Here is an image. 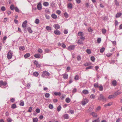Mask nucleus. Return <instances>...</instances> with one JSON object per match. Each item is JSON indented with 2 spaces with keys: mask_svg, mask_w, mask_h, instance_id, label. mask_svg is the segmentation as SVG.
<instances>
[{
  "mask_svg": "<svg viewBox=\"0 0 122 122\" xmlns=\"http://www.w3.org/2000/svg\"><path fill=\"white\" fill-rule=\"evenodd\" d=\"M50 75V73L48 71H44L43 72L41 76L43 77H46L49 78L48 76Z\"/></svg>",
  "mask_w": 122,
  "mask_h": 122,
  "instance_id": "f257e3e1",
  "label": "nucleus"
},
{
  "mask_svg": "<svg viewBox=\"0 0 122 122\" xmlns=\"http://www.w3.org/2000/svg\"><path fill=\"white\" fill-rule=\"evenodd\" d=\"M13 53L11 51H10L8 53L7 58L8 59H11Z\"/></svg>",
  "mask_w": 122,
  "mask_h": 122,
  "instance_id": "f03ea898",
  "label": "nucleus"
},
{
  "mask_svg": "<svg viewBox=\"0 0 122 122\" xmlns=\"http://www.w3.org/2000/svg\"><path fill=\"white\" fill-rule=\"evenodd\" d=\"M98 99L99 100H101L103 102L105 101L106 100V98L102 94H100V97L98 98Z\"/></svg>",
  "mask_w": 122,
  "mask_h": 122,
  "instance_id": "7ed1b4c3",
  "label": "nucleus"
},
{
  "mask_svg": "<svg viewBox=\"0 0 122 122\" xmlns=\"http://www.w3.org/2000/svg\"><path fill=\"white\" fill-rule=\"evenodd\" d=\"M88 102V100L86 99H84L81 102V104L83 105H85L86 103Z\"/></svg>",
  "mask_w": 122,
  "mask_h": 122,
  "instance_id": "20e7f679",
  "label": "nucleus"
},
{
  "mask_svg": "<svg viewBox=\"0 0 122 122\" xmlns=\"http://www.w3.org/2000/svg\"><path fill=\"white\" fill-rule=\"evenodd\" d=\"M37 8L39 10H41L42 9L41 3V2H39L38 3L37 6Z\"/></svg>",
  "mask_w": 122,
  "mask_h": 122,
  "instance_id": "39448f33",
  "label": "nucleus"
},
{
  "mask_svg": "<svg viewBox=\"0 0 122 122\" xmlns=\"http://www.w3.org/2000/svg\"><path fill=\"white\" fill-rule=\"evenodd\" d=\"M75 45H71L69 46L67 48V49L69 51L72 50L74 49L75 48Z\"/></svg>",
  "mask_w": 122,
  "mask_h": 122,
  "instance_id": "423d86ee",
  "label": "nucleus"
},
{
  "mask_svg": "<svg viewBox=\"0 0 122 122\" xmlns=\"http://www.w3.org/2000/svg\"><path fill=\"white\" fill-rule=\"evenodd\" d=\"M27 22V21L26 20L23 22L22 25V26L24 28V29H26V24Z\"/></svg>",
  "mask_w": 122,
  "mask_h": 122,
  "instance_id": "0eeeda50",
  "label": "nucleus"
},
{
  "mask_svg": "<svg viewBox=\"0 0 122 122\" xmlns=\"http://www.w3.org/2000/svg\"><path fill=\"white\" fill-rule=\"evenodd\" d=\"M7 83L6 82H4L3 81H0V86H5L7 84Z\"/></svg>",
  "mask_w": 122,
  "mask_h": 122,
  "instance_id": "6e6552de",
  "label": "nucleus"
},
{
  "mask_svg": "<svg viewBox=\"0 0 122 122\" xmlns=\"http://www.w3.org/2000/svg\"><path fill=\"white\" fill-rule=\"evenodd\" d=\"M53 27L56 29H58L60 28V26L58 24H55L53 25Z\"/></svg>",
  "mask_w": 122,
  "mask_h": 122,
  "instance_id": "1a4fd4ad",
  "label": "nucleus"
},
{
  "mask_svg": "<svg viewBox=\"0 0 122 122\" xmlns=\"http://www.w3.org/2000/svg\"><path fill=\"white\" fill-rule=\"evenodd\" d=\"M67 8L69 9H71L72 8V5L71 3H69L67 4Z\"/></svg>",
  "mask_w": 122,
  "mask_h": 122,
  "instance_id": "9d476101",
  "label": "nucleus"
},
{
  "mask_svg": "<svg viewBox=\"0 0 122 122\" xmlns=\"http://www.w3.org/2000/svg\"><path fill=\"white\" fill-rule=\"evenodd\" d=\"M54 32L55 34L56 35H60L61 34L60 32L58 30H55L54 31Z\"/></svg>",
  "mask_w": 122,
  "mask_h": 122,
  "instance_id": "9b49d317",
  "label": "nucleus"
},
{
  "mask_svg": "<svg viewBox=\"0 0 122 122\" xmlns=\"http://www.w3.org/2000/svg\"><path fill=\"white\" fill-rule=\"evenodd\" d=\"M112 85L115 86L117 85V82L116 80H114L112 81Z\"/></svg>",
  "mask_w": 122,
  "mask_h": 122,
  "instance_id": "f8f14e48",
  "label": "nucleus"
},
{
  "mask_svg": "<svg viewBox=\"0 0 122 122\" xmlns=\"http://www.w3.org/2000/svg\"><path fill=\"white\" fill-rule=\"evenodd\" d=\"M122 93V92L121 91H117L115 92L114 94L115 96H117L120 94Z\"/></svg>",
  "mask_w": 122,
  "mask_h": 122,
  "instance_id": "ddd939ff",
  "label": "nucleus"
},
{
  "mask_svg": "<svg viewBox=\"0 0 122 122\" xmlns=\"http://www.w3.org/2000/svg\"><path fill=\"white\" fill-rule=\"evenodd\" d=\"M33 75L35 77H37L39 75V73L38 72L35 71L33 73Z\"/></svg>",
  "mask_w": 122,
  "mask_h": 122,
  "instance_id": "4468645a",
  "label": "nucleus"
},
{
  "mask_svg": "<svg viewBox=\"0 0 122 122\" xmlns=\"http://www.w3.org/2000/svg\"><path fill=\"white\" fill-rule=\"evenodd\" d=\"M63 77L64 79H67L68 78V75L66 73L65 74H63Z\"/></svg>",
  "mask_w": 122,
  "mask_h": 122,
  "instance_id": "2eb2a0df",
  "label": "nucleus"
},
{
  "mask_svg": "<svg viewBox=\"0 0 122 122\" xmlns=\"http://www.w3.org/2000/svg\"><path fill=\"white\" fill-rule=\"evenodd\" d=\"M78 35L79 36H83L84 34L82 32L80 31L78 32Z\"/></svg>",
  "mask_w": 122,
  "mask_h": 122,
  "instance_id": "dca6fc26",
  "label": "nucleus"
},
{
  "mask_svg": "<svg viewBox=\"0 0 122 122\" xmlns=\"http://www.w3.org/2000/svg\"><path fill=\"white\" fill-rule=\"evenodd\" d=\"M112 104V102H111L105 104L104 105V106L105 107H106L107 106H111Z\"/></svg>",
  "mask_w": 122,
  "mask_h": 122,
  "instance_id": "f3484780",
  "label": "nucleus"
},
{
  "mask_svg": "<svg viewBox=\"0 0 122 122\" xmlns=\"http://www.w3.org/2000/svg\"><path fill=\"white\" fill-rule=\"evenodd\" d=\"M51 16L54 19H56L57 17V15L54 14H52Z\"/></svg>",
  "mask_w": 122,
  "mask_h": 122,
  "instance_id": "a211bd4d",
  "label": "nucleus"
},
{
  "mask_svg": "<svg viewBox=\"0 0 122 122\" xmlns=\"http://www.w3.org/2000/svg\"><path fill=\"white\" fill-rule=\"evenodd\" d=\"M122 15V13H117L116 16V18H118L119 17Z\"/></svg>",
  "mask_w": 122,
  "mask_h": 122,
  "instance_id": "6ab92c4d",
  "label": "nucleus"
},
{
  "mask_svg": "<svg viewBox=\"0 0 122 122\" xmlns=\"http://www.w3.org/2000/svg\"><path fill=\"white\" fill-rule=\"evenodd\" d=\"M82 93L85 94H86L89 93V92L88 90H83L82 92Z\"/></svg>",
  "mask_w": 122,
  "mask_h": 122,
  "instance_id": "aec40b11",
  "label": "nucleus"
},
{
  "mask_svg": "<svg viewBox=\"0 0 122 122\" xmlns=\"http://www.w3.org/2000/svg\"><path fill=\"white\" fill-rule=\"evenodd\" d=\"M34 64H36L37 67H40V65L38 64L37 61H35L34 62Z\"/></svg>",
  "mask_w": 122,
  "mask_h": 122,
  "instance_id": "412c9836",
  "label": "nucleus"
},
{
  "mask_svg": "<svg viewBox=\"0 0 122 122\" xmlns=\"http://www.w3.org/2000/svg\"><path fill=\"white\" fill-rule=\"evenodd\" d=\"M41 56V55L39 54H35L34 57L36 58H39Z\"/></svg>",
  "mask_w": 122,
  "mask_h": 122,
  "instance_id": "4be33fe9",
  "label": "nucleus"
},
{
  "mask_svg": "<svg viewBox=\"0 0 122 122\" xmlns=\"http://www.w3.org/2000/svg\"><path fill=\"white\" fill-rule=\"evenodd\" d=\"M83 42V41L82 40H78V41L77 43L79 44H82Z\"/></svg>",
  "mask_w": 122,
  "mask_h": 122,
  "instance_id": "5701e85b",
  "label": "nucleus"
},
{
  "mask_svg": "<svg viewBox=\"0 0 122 122\" xmlns=\"http://www.w3.org/2000/svg\"><path fill=\"white\" fill-rule=\"evenodd\" d=\"M61 108V107L60 105L58 106L57 108V111L58 112L60 111Z\"/></svg>",
  "mask_w": 122,
  "mask_h": 122,
  "instance_id": "b1692460",
  "label": "nucleus"
},
{
  "mask_svg": "<svg viewBox=\"0 0 122 122\" xmlns=\"http://www.w3.org/2000/svg\"><path fill=\"white\" fill-rule=\"evenodd\" d=\"M54 94L56 96L57 95L60 96L61 95V93L60 92H55Z\"/></svg>",
  "mask_w": 122,
  "mask_h": 122,
  "instance_id": "393cba45",
  "label": "nucleus"
},
{
  "mask_svg": "<svg viewBox=\"0 0 122 122\" xmlns=\"http://www.w3.org/2000/svg\"><path fill=\"white\" fill-rule=\"evenodd\" d=\"M115 97V96L114 95H110L108 96V98L109 99H111Z\"/></svg>",
  "mask_w": 122,
  "mask_h": 122,
  "instance_id": "a878e982",
  "label": "nucleus"
},
{
  "mask_svg": "<svg viewBox=\"0 0 122 122\" xmlns=\"http://www.w3.org/2000/svg\"><path fill=\"white\" fill-rule=\"evenodd\" d=\"M49 5V3L47 2H44L43 3V5L45 6H48Z\"/></svg>",
  "mask_w": 122,
  "mask_h": 122,
  "instance_id": "bb28decb",
  "label": "nucleus"
},
{
  "mask_svg": "<svg viewBox=\"0 0 122 122\" xmlns=\"http://www.w3.org/2000/svg\"><path fill=\"white\" fill-rule=\"evenodd\" d=\"M19 50L21 51H23L25 50V48L23 46H21L19 47Z\"/></svg>",
  "mask_w": 122,
  "mask_h": 122,
  "instance_id": "cd10ccee",
  "label": "nucleus"
},
{
  "mask_svg": "<svg viewBox=\"0 0 122 122\" xmlns=\"http://www.w3.org/2000/svg\"><path fill=\"white\" fill-rule=\"evenodd\" d=\"M71 101V99L68 97H67L66 99V101L67 103H69Z\"/></svg>",
  "mask_w": 122,
  "mask_h": 122,
  "instance_id": "c85d7f7f",
  "label": "nucleus"
},
{
  "mask_svg": "<svg viewBox=\"0 0 122 122\" xmlns=\"http://www.w3.org/2000/svg\"><path fill=\"white\" fill-rule=\"evenodd\" d=\"M30 56V54L29 53H27L24 55V57L25 58H27L29 57Z\"/></svg>",
  "mask_w": 122,
  "mask_h": 122,
  "instance_id": "c756f323",
  "label": "nucleus"
},
{
  "mask_svg": "<svg viewBox=\"0 0 122 122\" xmlns=\"http://www.w3.org/2000/svg\"><path fill=\"white\" fill-rule=\"evenodd\" d=\"M46 29L48 30H51V27L48 26H47L46 27Z\"/></svg>",
  "mask_w": 122,
  "mask_h": 122,
  "instance_id": "7c9ffc66",
  "label": "nucleus"
},
{
  "mask_svg": "<svg viewBox=\"0 0 122 122\" xmlns=\"http://www.w3.org/2000/svg\"><path fill=\"white\" fill-rule=\"evenodd\" d=\"M91 114L94 117H97V114L95 112H92L91 113Z\"/></svg>",
  "mask_w": 122,
  "mask_h": 122,
  "instance_id": "2f4dec72",
  "label": "nucleus"
},
{
  "mask_svg": "<svg viewBox=\"0 0 122 122\" xmlns=\"http://www.w3.org/2000/svg\"><path fill=\"white\" fill-rule=\"evenodd\" d=\"M64 16L66 18H67L69 17L68 15L66 12H65L64 13Z\"/></svg>",
  "mask_w": 122,
  "mask_h": 122,
  "instance_id": "473e14b6",
  "label": "nucleus"
},
{
  "mask_svg": "<svg viewBox=\"0 0 122 122\" xmlns=\"http://www.w3.org/2000/svg\"><path fill=\"white\" fill-rule=\"evenodd\" d=\"M50 94L48 93H46L45 95V97L46 98H48L49 97Z\"/></svg>",
  "mask_w": 122,
  "mask_h": 122,
  "instance_id": "72a5a7b5",
  "label": "nucleus"
},
{
  "mask_svg": "<svg viewBox=\"0 0 122 122\" xmlns=\"http://www.w3.org/2000/svg\"><path fill=\"white\" fill-rule=\"evenodd\" d=\"M106 30L105 29H102V32L103 34H104L106 32Z\"/></svg>",
  "mask_w": 122,
  "mask_h": 122,
  "instance_id": "f704fd0d",
  "label": "nucleus"
},
{
  "mask_svg": "<svg viewBox=\"0 0 122 122\" xmlns=\"http://www.w3.org/2000/svg\"><path fill=\"white\" fill-rule=\"evenodd\" d=\"M28 30L29 32L30 33H32V31L31 30V28L30 27H28L27 29Z\"/></svg>",
  "mask_w": 122,
  "mask_h": 122,
  "instance_id": "c9c22d12",
  "label": "nucleus"
},
{
  "mask_svg": "<svg viewBox=\"0 0 122 122\" xmlns=\"http://www.w3.org/2000/svg\"><path fill=\"white\" fill-rule=\"evenodd\" d=\"M86 52L87 53L89 54H90L91 53V50L89 49H87Z\"/></svg>",
  "mask_w": 122,
  "mask_h": 122,
  "instance_id": "e433bc0d",
  "label": "nucleus"
},
{
  "mask_svg": "<svg viewBox=\"0 0 122 122\" xmlns=\"http://www.w3.org/2000/svg\"><path fill=\"white\" fill-rule=\"evenodd\" d=\"M16 104H13L11 106V108L13 109L15 108L16 107Z\"/></svg>",
  "mask_w": 122,
  "mask_h": 122,
  "instance_id": "4c0bfd02",
  "label": "nucleus"
},
{
  "mask_svg": "<svg viewBox=\"0 0 122 122\" xmlns=\"http://www.w3.org/2000/svg\"><path fill=\"white\" fill-rule=\"evenodd\" d=\"M103 88L102 86L101 85L99 86V90L100 91H102L103 90Z\"/></svg>",
  "mask_w": 122,
  "mask_h": 122,
  "instance_id": "58836bf2",
  "label": "nucleus"
},
{
  "mask_svg": "<svg viewBox=\"0 0 122 122\" xmlns=\"http://www.w3.org/2000/svg\"><path fill=\"white\" fill-rule=\"evenodd\" d=\"M77 60L79 61L81 60V58L80 56H77Z\"/></svg>",
  "mask_w": 122,
  "mask_h": 122,
  "instance_id": "ea45409f",
  "label": "nucleus"
},
{
  "mask_svg": "<svg viewBox=\"0 0 122 122\" xmlns=\"http://www.w3.org/2000/svg\"><path fill=\"white\" fill-rule=\"evenodd\" d=\"M24 105V101L22 100H21L20 101V105L21 106H23Z\"/></svg>",
  "mask_w": 122,
  "mask_h": 122,
  "instance_id": "a19ab883",
  "label": "nucleus"
},
{
  "mask_svg": "<svg viewBox=\"0 0 122 122\" xmlns=\"http://www.w3.org/2000/svg\"><path fill=\"white\" fill-rule=\"evenodd\" d=\"M10 9L11 10H13L14 9H15L14 6L13 5H11V6H10Z\"/></svg>",
  "mask_w": 122,
  "mask_h": 122,
  "instance_id": "79ce46f5",
  "label": "nucleus"
},
{
  "mask_svg": "<svg viewBox=\"0 0 122 122\" xmlns=\"http://www.w3.org/2000/svg\"><path fill=\"white\" fill-rule=\"evenodd\" d=\"M88 31L90 32H92L93 31V30L91 28L89 27L88 29Z\"/></svg>",
  "mask_w": 122,
  "mask_h": 122,
  "instance_id": "37998d69",
  "label": "nucleus"
},
{
  "mask_svg": "<svg viewBox=\"0 0 122 122\" xmlns=\"http://www.w3.org/2000/svg\"><path fill=\"white\" fill-rule=\"evenodd\" d=\"M105 50V48L103 47L100 50V52L101 53L103 52Z\"/></svg>",
  "mask_w": 122,
  "mask_h": 122,
  "instance_id": "c03bdc74",
  "label": "nucleus"
},
{
  "mask_svg": "<svg viewBox=\"0 0 122 122\" xmlns=\"http://www.w3.org/2000/svg\"><path fill=\"white\" fill-rule=\"evenodd\" d=\"M79 76L78 75H76L74 77V79L76 80H77L79 79Z\"/></svg>",
  "mask_w": 122,
  "mask_h": 122,
  "instance_id": "a18cd8bd",
  "label": "nucleus"
},
{
  "mask_svg": "<svg viewBox=\"0 0 122 122\" xmlns=\"http://www.w3.org/2000/svg\"><path fill=\"white\" fill-rule=\"evenodd\" d=\"M33 122H37L38 121V119L37 118H34L33 119Z\"/></svg>",
  "mask_w": 122,
  "mask_h": 122,
  "instance_id": "49530a36",
  "label": "nucleus"
},
{
  "mask_svg": "<svg viewBox=\"0 0 122 122\" xmlns=\"http://www.w3.org/2000/svg\"><path fill=\"white\" fill-rule=\"evenodd\" d=\"M35 23L38 24L39 23V20L38 19H36L35 21Z\"/></svg>",
  "mask_w": 122,
  "mask_h": 122,
  "instance_id": "de8ad7c7",
  "label": "nucleus"
},
{
  "mask_svg": "<svg viewBox=\"0 0 122 122\" xmlns=\"http://www.w3.org/2000/svg\"><path fill=\"white\" fill-rule=\"evenodd\" d=\"M69 116L67 114H66L64 116V118L66 119H68V118Z\"/></svg>",
  "mask_w": 122,
  "mask_h": 122,
  "instance_id": "09e8293b",
  "label": "nucleus"
},
{
  "mask_svg": "<svg viewBox=\"0 0 122 122\" xmlns=\"http://www.w3.org/2000/svg\"><path fill=\"white\" fill-rule=\"evenodd\" d=\"M32 107H30L28 110V112H32Z\"/></svg>",
  "mask_w": 122,
  "mask_h": 122,
  "instance_id": "8fccbe9b",
  "label": "nucleus"
},
{
  "mask_svg": "<svg viewBox=\"0 0 122 122\" xmlns=\"http://www.w3.org/2000/svg\"><path fill=\"white\" fill-rule=\"evenodd\" d=\"M115 5L117 6H118L119 5V3L117 1V0H115Z\"/></svg>",
  "mask_w": 122,
  "mask_h": 122,
  "instance_id": "3c124183",
  "label": "nucleus"
},
{
  "mask_svg": "<svg viewBox=\"0 0 122 122\" xmlns=\"http://www.w3.org/2000/svg\"><path fill=\"white\" fill-rule=\"evenodd\" d=\"M49 107L50 109H52L53 108V105L52 104H49Z\"/></svg>",
  "mask_w": 122,
  "mask_h": 122,
  "instance_id": "603ef678",
  "label": "nucleus"
},
{
  "mask_svg": "<svg viewBox=\"0 0 122 122\" xmlns=\"http://www.w3.org/2000/svg\"><path fill=\"white\" fill-rule=\"evenodd\" d=\"M112 55V54L109 53H108L106 54V56L108 57H109L110 56H111Z\"/></svg>",
  "mask_w": 122,
  "mask_h": 122,
  "instance_id": "864d4df0",
  "label": "nucleus"
},
{
  "mask_svg": "<svg viewBox=\"0 0 122 122\" xmlns=\"http://www.w3.org/2000/svg\"><path fill=\"white\" fill-rule=\"evenodd\" d=\"M91 59L92 61L93 62H94L95 60V58L93 56L91 57Z\"/></svg>",
  "mask_w": 122,
  "mask_h": 122,
  "instance_id": "5fc2aeb1",
  "label": "nucleus"
},
{
  "mask_svg": "<svg viewBox=\"0 0 122 122\" xmlns=\"http://www.w3.org/2000/svg\"><path fill=\"white\" fill-rule=\"evenodd\" d=\"M93 67V66H90L89 67H86V69H92Z\"/></svg>",
  "mask_w": 122,
  "mask_h": 122,
  "instance_id": "6e6d98bb",
  "label": "nucleus"
},
{
  "mask_svg": "<svg viewBox=\"0 0 122 122\" xmlns=\"http://www.w3.org/2000/svg\"><path fill=\"white\" fill-rule=\"evenodd\" d=\"M90 97L92 99H94L95 97V96L94 94H92L90 96Z\"/></svg>",
  "mask_w": 122,
  "mask_h": 122,
  "instance_id": "4d7b16f0",
  "label": "nucleus"
},
{
  "mask_svg": "<svg viewBox=\"0 0 122 122\" xmlns=\"http://www.w3.org/2000/svg\"><path fill=\"white\" fill-rule=\"evenodd\" d=\"M56 13L58 15H59L61 13V11L59 10H57L56 11Z\"/></svg>",
  "mask_w": 122,
  "mask_h": 122,
  "instance_id": "13d9d810",
  "label": "nucleus"
},
{
  "mask_svg": "<svg viewBox=\"0 0 122 122\" xmlns=\"http://www.w3.org/2000/svg\"><path fill=\"white\" fill-rule=\"evenodd\" d=\"M38 52L40 53H41L43 52L42 50L40 48L38 50Z\"/></svg>",
  "mask_w": 122,
  "mask_h": 122,
  "instance_id": "bf43d9fd",
  "label": "nucleus"
},
{
  "mask_svg": "<svg viewBox=\"0 0 122 122\" xmlns=\"http://www.w3.org/2000/svg\"><path fill=\"white\" fill-rule=\"evenodd\" d=\"M1 10L3 11H4L5 10V7L4 6H2L1 8Z\"/></svg>",
  "mask_w": 122,
  "mask_h": 122,
  "instance_id": "052dcab7",
  "label": "nucleus"
},
{
  "mask_svg": "<svg viewBox=\"0 0 122 122\" xmlns=\"http://www.w3.org/2000/svg\"><path fill=\"white\" fill-rule=\"evenodd\" d=\"M45 51L46 53L50 52V51L48 49H45Z\"/></svg>",
  "mask_w": 122,
  "mask_h": 122,
  "instance_id": "680f3d73",
  "label": "nucleus"
},
{
  "mask_svg": "<svg viewBox=\"0 0 122 122\" xmlns=\"http://www.w3.org/2000/svg\"><path fill=\"white\" fill-rule=\"evenodd\" d=\"M94 86L95 87H98V84L97 83H95L94 84Z\"/></svg>",
  "mask_w": 122,
  "mask_h": 122,
  "instance_id": "e2e57ef3",
  "label": "nucleus"
},
{
  "mask_svg": "<svg viewBox=\"0 0 122 122\" xmlns=\"http://www.w3.org/2000/svg\"><path fill=\"white\" fill-rule=\"evenodd\" d=\"M118 25V22L117 20H115V26L117 25Z\"/></svg>",
  "mask_w": 122,
  "mask_h": 122,
  "instance_id": "0e129e2a",
  "label": "nucleus"
},
{
  "mask_svg": "<svg viewBox=\"0 0 122 122\" xmlns=\"http://www.w3.org/2000/svg\"><path fill=\"white\" fill-rule=\"evenodd\" d=\"M36 112L37 113H39L40 112V110L39 108L37 109L36 110Z\"/></svg>",
  "mask_w": 122,
  "mask_h": 122,
  "instance_id": "69168bd1",
  "label": "nucleus"
},
{
  "mask_svg": "<svg viewBox=\"0 0 122 122\" xmlns=\"http://www.w3.org/2000/svg\"><path fill=\"white\" fill-rule=\"evenodd\" d=\"M46 12L47 13H49L50 11L48 9H47L45 10Z\"/></svg>",
  "mask_w": 122,
  "mask_h": 122,
  "instance_id": "338daca9",
  "label": "nucleus"
},
{
  "mask_svg": "<svg viewBox=\"0 0 122 122\" xmlns=\"http://www.w3.org/2000/svg\"><path fill=\"white\" fill-rule=\"evenodd\" d=\"M15 11L17 12H19V9L17 7H15Z\"/></svg>",
  "mask_w": 122,
  "mask_h": 122,
  "instance_id": "774afa93",
  "label": "nucleus"
}]
</instances>
